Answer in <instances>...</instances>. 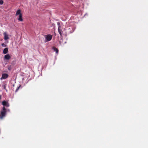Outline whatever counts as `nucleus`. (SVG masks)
Instances as JSON below:
<instances>
[{
	"mask_svg": "<svg viewBox=\"0 0 148 148\" xmlns=\"http://www.w3.org/2000/svg\"><path fill=\"white\" fill-rule=\"evenodd\" d=\"M18 20L21 21H23L22 14H20V15H19V18L18 19Z\"/></svg>",
	"mask_w": 148,
	"mask_h": 148,
	"instance_id": "6e6552de",
	"label": "nucleus"
},
{
	"mask_svg": "<svg viewBox=\"0 0 148 148\" xmlns=\"http://www.w3.org/2000/svg\"><path fill=\"white\" fill-rule=\"evenodd\" d=\"M2 104L4 106L8 107L9 106V103L5 101H3L2 102Z\"/></svg>",
	"mask_w": 148,
	"mask_h": 148,
	"instance_id": "20e7f679",
	"label": "nucleus"
},
{
	"mask_svg": "<svg viewBox=\"0 0 148 148\" xmlns=\"http://www.w3.org/2000/svg\"><path fill=\"white\" fill-rule=\"evenodd\" d=\"M20 87V86L19 87H17V88L16 90V91H15L16 92H17L18 91V90L19 89V88Z\"/></svg>",
	"mask_w": 148,
	"mask_h": 148,
	"instance_id": "2eb2a0df",
	"label": "nucleus"
},
{
	"mask_svg": "<svg viewBox=\"0 0 148 148\" xmlns=\"http://www.w3.org/2000/svg\"><path fill=\"white\" fill-rule=\"evenodd\" d=\"M3 111H5L6 112V109L5 108V107H3Z\"/></svg>",
	"mask_w": 148,
	"mask_h": 148,
	"instance_id": "dca6fc26",
	"label": "nucleus"
},
{
	"mask_svg": "<svg viewBox=\"0 0 148 148\" xmlns=\"http://www.w3.org/2000/svg\"><path fill=\"white\" fill-rule=\"evenodd\" d=\"M8 51V48H5L3 51V53L4 54H5L7 53Z\"/></svg>",
	"mask_w": 148,
	"mask_h": 148,
	"instance_id": "1a4fd4ad",
	"label": "nucleus"
},
{
	"mask_svg": "<svg viewBox=\"0 0 148 148\" xmlns=\"http://www.w3.org/2000/svg\"><path fill=\"white\" fill-rule=\"evenodd\" d=\"M20 14H22L21 13V11L20 10H18L16 12V15L17 16L18 14L19 15Z\"/></svg>",
	"mask_w": 148,
	"mask_h": 148,
	"instance_id": "9b49d317",
	"label": "nucleus"
},
{
	"mask_svg": "<svg viewBox=\"0 0 148 148\" xmlns=\"http://www.w3.org/2000/svg\"><path fill=\"white\" fill-rule=\"evenodd\" d=\"M3 1L2 0H0V5L3 4Z\"/></svg>",
	"mask_w": 148,
	"mask_h": 148,
	"instance_id": "4468645a",
	"label": "nucleus"
},
{
	"mask_svg": "<svg viewBox=\"0 0 148 148\" xmlns=\"http://www.w3.org/2000/svg\"><path fill=\"white\" fill-rule=\"evenodd\" d=\"M10 58V56L9 54H8L4 56V58L5 59L8 60Z\"/></svg>",
	"mask_w": 148,
	"mask_h": 148,
	"instance_id": "0eeeda50",
	"label": "nucleus"
},
{
	"mask_svg": "<svg viewBox=\"0 0 148 148\" xmlns=\"http://www.w3.org/2000/svg\"><path fill=\"white\" fill-rule=\"evenodd\" d=\"M6 84H5L3 86V88L6 90V92H7V90L6 89Z\"/></svg>",
	"mask_w": 148,
	"mask_h": 148,
	"instance_id": "f8f14e48",
	"label": "nucleus"
},
{
	"mask_svg": "<svg viewBox=\"0 0 148 148\" xmlns=\"http://www.w3.org/2000/svg\"><path fill=\"white\" fill-rule=\"evenodd\" d=\"M8 75L6 73H3L1 77L0 78V79L1 80L2 79H5L8 78Z\"/></svg>",
	"mask_w": 148,
	"mask_h": 148,
	"instance_id": "f257e3e1",
	"label": "nucleus"
},
{
	"mask_svg": "<svg viewBox=\"0 0 148 148\" xmlns=\"http://www.w3.org/2000/svg\"><path fill=\"white\" fill-rule=\"evenodd\" d=\"M1 96L0 95V100L1 99Z\"/></svg>",
	"mask_w": 148,
	"mask_h": 148,
	"instance_id": "f3484780",
	"label": "nucleus"
},
{
	"mask_svg": "<svg viewBox=\"0 0 148 148\" xmlns=\"http://www.w3.org/2000/svg\"><path fill=\"white\" fill-rule=\"evenodd\" d=\"M55 51H56V53H58V49L56 48V47H54L52 48Z\"/></svg>",
	"mask_w": 148,
	"mask_h": 148,
	"instance_id": "9d476101",
	"label": "nucleus"
},
{
	"mask_svg": "<svg viewBox=\"0 0 148 148\" xmlns=\"http://www.w3.org/2000/svg\"><path fill=\"white\" fill-rule=\"evenodd\" d=\"M4 39L5 40H7L9 38L8 35L7 34L6 32H4L3 33Z\"/></svg>",
	"mask_w": 148,
	"mask_h": 148,
	"instance_id": "423d86ee",
	"label": "nucleus"
},
{
	"mask_svg": "<svg viewBox=\"0 0 148 148\" xmlns=\"http://www.w3.org/2000/svg\"><path fill=\"white\" fill-rule=\"evenodd\" d=\"M57 24L58 25V32L59 33L60 35L61 36H62V33L61 32V30L60 29V28L61 27L60 26V23L59 22H57Z\"/></svg>",
	"mask_w": 148,
	"mask_h": 148,
	"instance_id": "f03ea898",
	"label": "nucleus"
},
{
	"mask_svg": "<svg viewBox=\"0 0 148 148\" xmlns=\"http://www.w3.org/2000/svg\"><path fill=\"white\" fill-rule=\"evenodd\" d=\"M1 46L3 47H6V45H5V44H4L3 43L1 44Z\"/></svg>",
	"mask_w": 148,
	"mask_h": 148,
	"instance_id": "ddd939ff",
	"label": "nucleus"
},
{
	"mask_svg": "<svg viewBox=\"0 0 148 148\" xmlns=\"http://www.w3.org/2000/svg\"><path fill=\"white\" fill-rule=\"evenodd\" d=\"M46 40L47 41H49L51 40L52 38L51 35L49 34L46 36Z\"/></svg>",
	"mask_w": 148,
	"mask_h": 148,
	"instance_id": "7ed1b4c3",
	"label": "nucleus"
},
{
	"mask_svg": "<svg viewBox=\"0 0 148 148\" xmlns=\"http://www.w3.org/2000/svg\"><path fill=\"white\" fill-rule=\"evenodd\" d=\"M6 112L5 111H1V114L0 115V117L2 119L3 117L5 116V115L6 114Z\"/></svg>",
	"mask_w": 148,
	"mask_h": 148,
	"instance_id": "39448f33",
	"label": "nucleus"
}]
</instances>
